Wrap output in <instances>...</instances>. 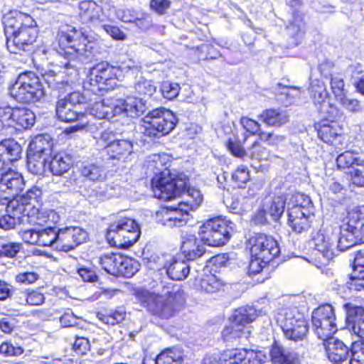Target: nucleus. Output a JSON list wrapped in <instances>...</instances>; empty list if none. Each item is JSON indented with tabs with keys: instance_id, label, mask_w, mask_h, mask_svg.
I'll return each mask as SVG.
<instances>
[{
	"instance_id": "f257e3e1",
	"label": "nucleus",
	"mask_w": 364,
	"mask_h": 364,
	"mask_svg": "<svg viewBox=\"0 0 364 364\" xmlns=\"http://www.w3.org/2000/svg\"><path fill=\"white\" fill-rule=\"evenodd\" d=\"M6 46L14 55H23L31 52L39 36L36 22L29 14L12 10L2 18Z\"/></svg>"
},
{
	"instance_id": "f03ea898",
	"label": "nucleus",
	"mask_w": 364,
	"mask_h": 364,
	"mask_svg": "<svg viewBox=\"0 0 364 364\" xmlns=\"http://www.w3.org/2000/svg\"><path fill=\"white\" fill-rule=\"evenodd\" d=\"M151 162L159 171L151 180L154 195L161 200L169 201L183 194L188 186L189 177L183 172L172 173L166 168L161 170L163 161L159 155H154Z\"/></svg>"
},
{
	"instance_id": "7ed1b4c3",
	"label": "nucleus",
	"mask_w": 364,
	"mask_h": 364,
	"mask_svg": "<svg viewBox=\"0 0 364 364\" xmlns=\"http://www.w3.org/2000/svg\"><path fill=\"white\" fill-rule=\"evenodd\" d=\"M123 77L122 69L107 62H100L89 70L83 83V95L91 102L92 95L102 96L105 92L114 90Z\"/></svg>"
},
{
	"instance_id": "20e7f679",
	"label": "nucleus",
	"mask_w": 364,
	"mask_h": 364,
	"mask_svg": "<svg viewBox=\"0 0 364 364\" xmlns=\"http://www.w3.org/2000/svg\"><path fill=\"white\" fill-rule=\"evenodd\" d=\"M88 36L80 29L70 24L60 26L55 38V49L58 53L68 60L80 55L91 53L87 48Z\"/></svg>"
},
{
	"instance_id": "39448f33",
	"label": "nucleus",
	"mask_w": 364,
	"mask_h": 364,
	"mask_svg": "<svg viewBox=\"0 0 364 364\" xmlns=\"http://www.w3.org/2000/svg\"><path fill=\"white\" fill-rule=\"evenodd\" d=\"M139 223L128 216H119L112 220L105 231V239L110 247L127 250L140 238Z\"/></svg>"
},
{
	"instance_id": "423d86ee",
	"label": "nucleus",
	"mask_w": 364,
	"mask_h": 364,
	"mask_svg": "<svg viewBox=\"0 0 364 364\" xmlns=\"http://www.w3.org/2000/svg\"><path fill=\"white\" fill-rule=\"evenodd\" d=\"M178 119L174 113L164 107L149 111L144 118L143 135L151 140L170 134L176 127Z\"/></svg>"
},
{
	"instance_id": "0eeeda50",
	"label": "nucleus",
	"mask_w": 364,
	"mask_h": 364,
	"mask_svg": "<svg viewBox=\"0 0 364 364\" xmlns=\"http://www.w3.org/2000/svg\"><path fill=\"white\" fill-rule=\"evenodd\" d=\"M9 93L16 101L23 104L38 102L46 95L41 79L31 71L21 73L10 88Z\"/></svg>"
},
{
	"instance_id": "6e6552de",
	"label": "nucleus",
	"mask_w": 364,
	"mask_h": 364,
	"mask_svg": "<svg viewBox=\"0 0 364 364\" xmlns=\"http://www.w3.org/2000/svg\"><path fill=\"white\" fill-rule=\"evenodd\" d=\"M257 318L254 309L246 306L236 309L229 317V323L221 331V339L224 342H232L237 339L250 337L249 325Z\"/></svg>"
},
{
	"instance_id": "1a4fd4ad",
	"label": "nucleus",
	"mask_w": 364,
	"mask_h": 364,
	"mask_svg": "<svg viewBox=\"0 0 364 364\" xmlns=\"http://www.w3.org/2000/svg\"><path fill=\"white\" fill-rule=\"evenodd\" d=\"M319 114L321 118L313 125L317 137L322 142L332 145L343 136V125L340 121L343 112L338 107H331L330 111Z\"/></svg>"
},
{
	"instance_id": "9d476101",
	"label": "nucleus",
	"mask_w": 364,
	"mask_h": 364,
	"mask_svg": "<svg viewBox=\"0 0 364 364\" xmlns=\"http://www.w3.org/2000/svg\"><path fill=\"white\" fill-rule=\"evenodd\" d=\"M98 144L102 147L100 153L107 161L124 162L134 151L133 142L126 139H117L112 131H103Z\"/></svg>"
},
{
	"instance_id": "9b49d317",
	"label": "nucleus",
	"mask_w": 364,
	"mask_h": 364,
	"mask_svg": "<svg viewBox=\"0 0 364 364\" xmlns=\"http://www.w3.org/2000/svg\"><path fill=\"white\" fill-rule=\"evenodd\" d=\"M36 121L33 112L24 107H0V123L2 129H11L15 134L31 129Z\"/></svg>"
},
{
	"instance_id": "f8f14e48",
	"label": "nucleus",
	"mask_w": 364,
	"mask_h": 364,
	"mask_svg": "<svg viewBox=\"0 0 364 364\" xmlns=\"http://www.w3.org/2000/svg\"><path fill=\"white\" fill-rule=\"evenodd\" d=\"M230 225V222L221 216L205 220L198 231L200 241L212 247L224 245L231 237Z\"/></svg>"
},
{
	"instance_id": "ddd939ff",
	"label": "nucleus",
	"mask_w": 364,
	"mask_h": 364,
	"mask_svg": "<svg viewBox=\"0 0 364 364\" xmlns=\"http://www.w3.org/2000/svg\"><path fill=\"white\" fill-rule=\"evenodd\" d=\"M282 316L279 322L287 339L297 342L306 338L309 333L308 321L296 307L285 309Z\"/></svg>"
},
{
	"instance_id": "4468645a",
	"label": "nucleus",
	"mask_w": 364,
	"mask_h": 364,
	"mask_svg": "<svg viewBox=\"0 0 364 364\" xmlns=\"http://www.w3.org/2000/svg\"><path fill=\"white\" fill-rule=\"evenodd\" d=\"M309 245L314 250L311 260L318 268L321 269L329 264L336 255L334 241L324 230L313 232Z\"/></svg>"
},
{
	"instance_id": "2eb2a0df",
	"label": "nucleus",
	"mask_w": 364,
	"mask_h": 364,
	"mask_svg": "<svg viewBox=\"0 0 364 364\" xmlns=\"http://www.w3.org/2000/svg\"><path fill=\"white\" fill-rule=\"evenodd\" d=\"M336 169L346 173L350 186L364 188V159L353 151H345L336 159Z\"/></svg>"
},
{
	"instance_id": "dca6fc26",
	"label": "nucleus",
	"mask_w": 364,
	"mask_h": 364,
	"mask_svg": "<svg viewBox=\"0 0 364 364\" xmlns=\"http://www.w3.org/2000/svg\"><path fill=\"white\" fill-rule=\"evenodd\" d=\"M311 323L315 333L323 341L332 338L338 331L335 310L330 304H323L314 310Z\"/></svg>"
},
{
	"instance_id": "f3484780",
	"label": "nucleus",
	"mask_w": 364,
	"mask_h": 364,
	"mask_svg": "<svg viewBox=\"0 0 364 364\" xmlns=\"http://www.w3.org/2000/svg\"><path fill=\"white\" fill-rule=\"evenodd\" d=\"M250 252L264 262H270L280 255V247L277 240L272 235L265 233H255L249 239Z\"/></svg>"
},
{
	"instance_id": "a211bd4d",
	"label": "nucleus",
	"mask_w": 364,
	"mask_h": 364,
	"mask_svg": "<svg viewBox=\"0 0 364 364\" xmlns=\"http://www.w3.org/2000/svg\"><path fill=\"white\" fill-rule=\"evenodd\" d=\"M266 359L262 350L239 348L223 350L219 358L221 364H264Z\"/></svg>"
},
{
	"instance_id": "6ab92c4d",
	"label": "nucleus",
	"mask_w": 364,
	"mask_h": 364,
	"mask_svg": "<svg viewBox=\"0 0 364 364\" xmlns=\"http://www.w3.org/2000/svg\"><path fill=\"white\" fill-rule=\"evenodd\" d=\"M85 97L79 92H73L68 94L63 98L58 99L55 104L56 118L65 123L74 122L77 119L85 118V112H77L75 110V104H80L82 99Z\"/></svg>"
},
{
	"instance_id": "aec40b11",
	"label": "nucleus",
	"mask_w": 364,
	"mask_h": 364,
	"mask_svg": "<svg viewBox=\"0 0 364 364\" xmlns=\"http://www.w3.org/2000/svg\"><path fill=\"white\" fill-rule=\"evenodd\" d=\"M23 149L12 139L0 141V179L16 171L13 168L14 163L21 158Z\"/></svg>"
},
{
	"instance_id": "412c9836",
	"label": "nucleus",
	"mask_w": 364,
	"mask_h": 364,
	"mask_svg": "<svg viewBox=\"0 0 364 364\" xmlns=\"http://www.w3.org/2000/svg\"><path fill=\"white\" fill-rule=\"evenodd\" d=\"M242 127L245 129L242 143H245L249 137L257 136L261 140L266 141L269 146H277L284 141V136L275 134L274 132H266L261 130V124L256 120L247 117H242L240 119Z\"/></svg>"
},
{
	"instance_id": "4be33fe9",
	"label": "nucleus",
	"mask_w": 364,
	"mask_h": 364,
	"mask_svg": "<svg viewBox=\"0 0 364 364\" xmlns=\"http://www.w3.org/2000/svg\"><path fill=\"white\" fill-rule=\"evenodd\" d=\"M26 182L17 171L0 179V206H4L12 198L18 196L24 190Z\"/></svg>"
},
{
	"instance_id": "5701e85b",
	"label": "nucleus",
	"mask_w": 364,
	"mask_h": 364,
	"mask_svg": "<svg viewBox=\"0 0 364 364\" xmlns=\"http://www.w3.org/2000/svg\"><path fill=\"white\" fill-rule=\"evenodd\" d=\"M88 237L87 232L78 226L60 228L58 251L68 252L73 250L80 245L86 242Z\"/></svg>"
},
{
	"instance_id": "b1692460",
	"label": "nucleus",
	"mask_w": 364,
	"mask_h": 364,
	"mask_svg": "<svg viewBox=\"0 0 364 364\" xmlns=\"http://www.w3.org/2000/svg\"><path fill=\"white\" fill-rule=\"evenodd\" d=\"M78 18L82 24L88 27L96 26L104 21V9L93 0L81 1L78 4Z\"/></svg>"
},
{
	"instance_id": "393cba45",
	"label": "nucleus",
	"mask_w": 364,
	"mask_h": 364,
	"mask_svg": "<svg viewBox=\"0 0 364 364\" xmlns=\"http://www.w3.org/2000/svg\"><path fill=\"white\" fill-rule=\"evenodd\" d=\"M310 98L318 114L326 113L330 111V107H336L335 105L327 102L330 95L328 92L326 83L319 79L312 80L308 89Z\"/></svg>"
},
{
	"instance_id": "a878e982",
	"label": "nucleus",
	"mask_w": 364,
	"mask_h": 364,
	"mask_svg": "<svg viewBox=\"0 0 364 364\" xmlns=\"http://www.w3.org/2000/svg\"><path fill=\"white\" fill-rule=\"evenodd\" d=\"M180 251L188 261H194L205 253V248L195 234L186 233L181 236Z\"/></svg>"
},
{
	"instance_id": "bb28decb",
	"label": "nucleus",
	"mask_w": 364,
	"mask_h": 364,
	"mask_svg": "<svg viewBox=\"0 0 364 364\" xmlns=\"http://www.w3.org/2000/svg\"><path fill=\"white\" fill-rule=\"evenodd\" d=\"M314 216V212L288 209L287 224L291 231L296 234L306 232L311 227Z\"/></svg>"
},
{
	"instance_id": "cd10ccee",
	"label": "nucleus",
	"mask_w": 364,
	"mask_h": 364,
	"mask_svg": "<svg viewBox=\"0 0 364 364\" xmlns=\"http://www.w3.org/2000/svg\"><path fill=\"white\" fill-rule=\"evenodd\" d=\"M346 230L352 235L355 242L364 243V205L348 213Z\"/></svg>"
},
{
	"instance_id": "c85d7f7f",
	"label": "nucleus",
	"mask_w": 364,
	"mask_h": 364,
	"mask_svg": "<svg viewBox=\"0 0 364 364\" xmlns=\"http://www.w3.org/2000/svg\"><path fill=\"white\" fill-rule=\"evenodd\" d=\"M195 285L208 294H214L223 290L225 283L210 271L204 272L201 277L195 279Z\"/></svg>"
},
{
	"instance_id": "c756f323",
	"label": "nucleus",
	"mask_w": 364,
	"mask_h": 364,
	"mask_svg": "<svg viewBox=\"0 0 364 364\" xmlns=\"http://www.w3.org/2000/svg\"><path fill=\"white\" fill-rule=\"evenodd\" d=\"M164 268L170 279L182 281L187 278L190 273L188 263L183 259L172 257L165 264Z\"/></svg>"
},
{
	"instance_id": "7c9ffc66",
	"label": "nucleus",
	"mask_w": 364,
	"mask_h": 364,
	"mask_svg": "<svg viewBox=\"0 0 364 364\" xmlns=\"http://www.w3.org/2000/svg\"><path fill=\"white\" fill-rule=\"evenodd\" d=\"M49 171L54 176H62L68 172L73 166L72 156L64 152L59 151L50 154V159L48 161Z\"/></svg>"
},
{
	"instance_id": "2f4dec72",
	"label": "nucleus",
	"mask_w": 364,
	"mask_h": 364,
	"mask_svg": "<svg viewBox=\"0 0 364 364\" xmlns=\"http://www.w3.org/2000/svg\"><path fill=\"white\" fill-rule=\"evenodd\" d=\"M260 119L267 126L278 128L289 122V116L286 110L268 108L262 111Z\"/></svg>"
},
{
	"instance_id": "473e14b6",
	"label": "nucleus",
	"mask_w": 364,
	"mask_h": 364,
	"mask_svg": "<svg viewBox=\"0 0 364 364\" xmlns=\"http://www.w3.org/2000/svg\"><path fill=\"white\" fill-rule=\"evenodd\" d=\"M353 268L355 271L358 270V276H350L349 283L350 288L355 291L364 290V248L356 252Z\"/></svg>"
},
{
	"instance_id": "72a5a7b5",
	"label": "nucleus",
	"mask_w": 364,
	"mask_h": 364,
	"mask_svg": "<svg viewBox=\"0 0 364 364\" xmlns=\"http://www.w3.org/2000/svg\"><path fill=\"white\" fill-rule=\"evenodd\" d=\"M269 263L264 262L262 259H259L253 254H250V259L247 267L248 275L253 277L260 274V277L257 279V281L259 282H264L271 277Z\"/></svg>"
},
{
	"instance_id": "f704fd0d",
	"label": "nucleus",
	"mask_w": 364,
	"mask_h": 364,
	"mask_svg": "<svg viewBox=\"0 0 364 364\" xmlns=\"http://www.w3.org/2000/svg\"><path fill=\"white\" fill-rule=\"evenodd\" d=\"M286 198L283 195H274L263 203L268 215L274 222H278L285 210Z\"/></svg>"
},
{
	"instance_id": "c9c22d12",
	"label": "nucleus",
	"mask_w": 364,
	"mask_h": 364,
	"mask_svg": "<svg viewBox=\"0 0 364 364\" xmlns=\"http://www.w3.org/2000/svg\"><path fill=\"white\" fill-rule=\"evenodd\" d=\"M349 348L342 341L335 339L331 346L326 349L327 356L333 364H341L349 357Z\"/></svg>"
},
{
	"instance_id": "e433bc0d",
	"label": "nucleus",
	"mask_w": 364,
	"mask_h": 364,
	"mask_svg": "<svg viewBox=\"0 0 364 364\" xmlns=\"http://www.w3.org/2000/svg\"><path fill=\"white\" fill-rule=\"evenodd\" d=\"M52 146L53 141L48 135L38 134L29 143L28 152L38 156L50 155Z\"/></svg>"
},
{
	"instance_id": "4c0bfd02",
	"label": "nucleus",
	"mask_w": 364,
	"mask_h": 364,
	"mask_svg": "<svg viewBox=\"0 0 364 364\" xmlns=\"http://www.w3.org/2000/svg\"><path fill=\"white\" fill-rule=\"evenodd\" d=\"M60 228L48 227L37 231V245L41 247H52L58 250L59 245Z\"/></svg>"
},
{
	"instance_id": "58836bf2",
	"label": "nucleus",
	"mask_w": 364,
	"mask_h": 364,
	"mask_svg": "<svg viewBox=\"0 0 364 364\" xmlns=\"http://www.w3.org/2000/svg\"><path fill=\"white\" fill-rule=\"evenodd\" d=\"M149 312L161 319H168L173 316L176 312V304L169 299L159 300L149 308Z\"/></svg>"
},
{
	"instance_id": "ea45409f",
	"label": "nucleus",
	"mask_w": 364,
	"mask_h": 364,
	"mask_svg": "<svg viewBox=\"0 0 364 364\" xmlns=\"http://www.w3.org/2000/svg\"><path fill=\"white\" fill-rule=\"evenodd\" d=\"M51 214L55 215L54 210L40 208H30L24 222L32 226H44L48 224Z\"/></svg>"
},
{
	"instance_id": "a19ab883",
	"label": "nucleus",
	"mask_w": 364,
	"mask_h": 364,
	"mask_svg": "<svg viewBox=\"0 0 364 364\" xmlns=\"http://www.w3.org/2000/svg\"><path fill=\"white\" fill-rule=\"evenodd\" d=\"M183 361V350L176 347H171L162 350L156 356L155 364H181Z\"/></svg>"
},
{
	"instance_id": "79ce46f5",
	"label": "nucleus",
	"mask_w": 364,
	"mask_h": 364,
	"mask_svg": "<svg viewBox=\"0 0 364 364\" xmlns=\"http://www.w3.org/2000/svg\"><path fill=\"white\" fill-rule=\"evenodd\" d=\"M6 212L18 220V223H24L26 218V213L29 210L26 203L19 197L15 196L9 200V203L5 205Z\"/></svg>"
},
{
	"instance_id": "37998d69",
	"label": "nucleus",
	"mask_w": 364,
	"mask_h": 364,
	"mask_svg": "<svg viewBox=\"0 0 364 364\" xmlns=\"http://www.w3.org/2000/svg\"><path fill=\"white\" fill-rule=\"evenodd\" d=\"M183 193H186V199L178 203L181 207L186 208L190 212L196 210L203 203V197L200 191L193 187L188 186Z\"/></svg>"
},
{
	"instance_id": "c03bdc74",
	"label": "nucleus",
	"mask_w": 364,
	"mask_h": 364,
	"mask_svg": "<svg viewBox=\"0 0 364 364\" xmlns=\"http://www.w3.org/2000/svg\"><path fill=\"white\" fill-rule=\"evenodd\" d=\"M97 318L104 323L114 326L123 321L126 316V311L122 306H118L109 311L104 310L97 313Z\"/></svg>"
},
{
	"instance_id": "a18cd8bd",
	"label": "nucleus",
	"mask_w": 364,
	"mask_h": 364,
	"mask_svg": "<svg viewBox=\"0 0 364 364\" xmlns=\"http://www.w3.org/2000/svg\"><path fill=\"white\" fill-rule=\"evenodd\" d=\"M291 206L289 210L298 209L306 212H314V203L311 198L303 193H295L291 196Z\"/></svg>"
},
{
	"instance_id": "49530a36",
	"label": "nucleus",
	"mask_w": 364,
	"mask_h": 364,
	"mask_svg": "<svg viewBox=\"0 0 364 364\" xmlns=\"http://www.w3.org/2000/svg\"><path fill=\"white\" fill-rule=\"evenodd\" d=\"M134 89L138 97L145 101L150 99L156 92V86L154 82L146 79L136 82Z\"/></svg>"
},
{
	"instance_id": "de8ad7c7",
	"label": "nucleus",
	"mask_w": 364,
	"mask_h": 364,
	"mask_svg": "<svg viewBox=\"0 0 364 364\" xmlns=\"http://www.w3.org/2000/svg\"><path fill=\"white\" fill-rule=\"evenodd\" d=\"M42 190L34 186L27 190L25 193L19 194V197L30 209L36 208V205H42Z\"/></svg>"
},
{
	"instance_id": "09e8293b",
	"label": "nucleus",
	"mask_w": 364,
	"mask_h": 364,
	"mask_svg": "<svg viewBox=\"0 0 364 364\" xmlns=\"http://www.w3.org/2000/svg\"><path fill=\"white\" fill-rule=\"evenodd\" d=\"M121 267L117 271L118 277H123L130 278L133 277L139 269L140 263L135 259L124 255Z\"/></svg>"
},
{
	"instance_id": "8fccbe9b",
	"label": "nucleus",
	"mask_w": 364,
	"mask_h": 364,
	"mask_svg": "<svg viewBox=\"0 0 364 364\" xmlns=\"http://www.w3.org/2000/svg\"><path fill=\"white\" fill-rule=\"evenodd\" d=\"M263 140L257 137L248 148L249 157L259 161L266 160L270 155V151L263 145Z\"/></svg>"
},
{
	"instance_id": "3c124183",
	"label": "nucleus",
	"mask_w": 364,
	"mask_h": 364,
	"mask_svg": "<svg viewBox=\"0 0 364 364\" xmlns=\"http://www.w3.org/2000/svg\"><path fill=\"white\" fill-rule=\"evenodd\" d=\"M82 176L93 181H100L105 178L102 168L94 164L83 166L80 170Z\"/></svg>"
},
{
	"instance_id": "603ef678",
	"label": "nucleus",
	"mask_w": 364,
	"mask_h": 364,
	"mask_svg": "<svg viewBox=\"0 0 364 364\" xmlns=\"http://www.w3.org/2000/svg\"><path fill=\"white\" fill-rule=\"evenodd\" d=\"M46 162L47 159L44 156L28 154L27 166L28 170L35 175L43 173Z\"/></svg>"
},
{
	"instance_id": "864d4df0",
	"label": "nucleus",
	"mask_w": 364,
	"mask_h": 364,
	"mask_svg": "<svg viewBox=\"0 0 364 364\" xmlns=\"http://www.w3.org/2000/svg\"><path fill=\"white\" fill-rule=\"evenodd\" d=\"M232 180L239 188H245L250 181L248 168L245 165L238 166L232 173Z\"/></svg>"
},
{
	"instance_id": "5fc2aeb1",
	"label": "nucleus",
	"mask_w": 364,
	"mask_h": 364,
	"mask_svg": "<svg viewBox=\"0 0 364 364\" xmlns=\"http://www.w3.org/2000/svg\"><path fill=\"white\" fill-rule=\"evenodd\" d=\"M24 349L21 346H15L11 341H5L0 344V355L4 358L18 357L21 355Z\"/></svg>"
},
{
	"instance_id": "6e6d98bb",
	"label": "nucleus",
	"mask_w": 364,
	"mask_h": 364,
	"mask_svg": "<svg viewBox=\"0 0 364 364\" xmlns=\"http://www.w3.org/2000/svg\"><path fill=\"white\" fill-rule=\"evenodd\" d=\"M94 103L89 107L90 113L98 119H105L109 114V107L104 100H97L100 96H95Z\"/></svg>"
},
{
	"instance_id": "4d7b16f0",
	"label": "nucleus",
	"mask_w": 364,
	"mask_h": 364,
	"mask_svg": "<svg viewBox=\"0 0 364 364\" xmlns=\"http://www.w3.org/2000/svg\"><path fill=\"white\" fill-rule=\"evenodd\" d=\"M172 210V218L178 220V222H172V228L186 225L191 218L190 211L186 208L181 207L179 203L176 206H173Z\"/></svg>"
},
{
	"instance_id": "13d9d810",
	"label": "nucleus",
	"mask_w": 364,
	"mask_h": 364,
	"mask_svg": "<svg viewBox=\"0 0 364 364\" xmlns=\"http://www.w3.org/2000/svg\"><path fill=\"white\" fill-rule=\"evenodd\" d=\"M21 245L14 242H0V258L13 259L20 252Z\"/></svg>"
},
{
	"instance_id": "bf43d9fd",
	"label": "nucleus",
	"mask_w": 364,
	"mask_h": 364,
	"mask_svg": "<svg viewBox=\"0 0 364 364\" xmlns=\"http://www.w3.org/2000/svg\"><path fill=\"white\" fill-rule=\"evenodd\" d=\"M225 146L228 151L235 157L244 159L247 155V151L243 147L242 142L237 139H228Z\"/></svg>"
},
{
	"instance_id": "052dcab7",
	"label": "nucleus",
	"mask_w": 364,
	"mask_h": 364,
	"mask_svg": "<svg viewBox=\"0 0 364 364\" xmlns=\"http://www.w3.org/2000/svg\"><path fill=\"white\" fill-rule=\"evenodd\" d=\"M21 293L25 298L26 304L29 306H39L45 301L44 294L38 289H28Z\"/></svg>"
},
{
	"instance_id": "680f3d73",
	"label": "nucleus",
	"mask_w": 364,
	"mask_h": 364,
	"mask_svg": "<svg viewBox=\"0 0 364 364\" xmlns=\"http://www.w3.org/2000/svg\"><path fill=\"white\" fill-rule=\"evenodd\" d=\"M119 252H111L109 254H104L99 258V263L102 268L108 274H111L112 272L117 271V267L114 263L117 261Z\"/></svg>"
},
{
	"instance_id": "e2e57ef3",
	"label": "nucleus",
	"mask_w": 364,
	"mask_h": 364,
	"mask_svg": "<svg viewBox=\"0 0 364 364\" xmlns=\"http://www.w3.org/2000/svg\"><path fill=\"white\" fill-rule=\"evenodd\" d=\"M173 205L162 206L159 210L156 212V218L158 223L164 226L172 228V222H178V219L172 218Z\"/></svg>"
},
{
	"instance_id": "0e129e2a",
	"label": "nucleus",
	"mask_w": 364,
	"mask_h": 364,
	"mask_svg": "<svg viewBox=\"0 0 364 364\" xmlns=\"http://www.w3.org/2000/svg\"><path fill=\"white\" fill-rule=\"evenodd\" d=\"M330 86L332 93L337 100L346 96L345 82L342 77L330 75Z\"/></svg>"
},
{
	"instance_id": "69168bd1",
	"label": "nucleus",
	"mask_w": 364,
	"mask_h": 364,
	"mask_svg": "<svg viewBox=\"0 0 364 364\" xmlns=\"http://www.w3.org/2000/svg\"><path fill=\"white\" fill-rule=\"evenodd\" d=\"M180 86L178 83L165 81L161 83V92L163 97L168 100H174L179 94Z\"/></svg>"
},
{
	"instance_id": "338daca9",
	"label": "nucleus",
	"mask_w": 364,
	"mask_h": 364,
	"mask_svg": "<svg viewBox=\"0 0 364 364\" xmlns=\"http://www.w3.org/2000/svg\"><path fill=\"white\" fill-rule=\"evenodd\" d=\"M287 351L283 346L274 341L269 349L271 361L274 364H282L285 358Z\"/></svg>"
},
{
	"instance_id": "774afa93",
	"label": "nucleus",
	"mask_w": 364,
	"mask_h": 364,
	"mask_svg": "<svg viewBox=\"0 0 364 364\" xmlns=\"http://www.w3.org/2000/svg\"><path fill=\"white\" fill-rule=\"evenodd\" d=\"M77 273L84 282L95 283L99 280V277L94 267L80 266L77 268Z\"/></svg>"
}]
</instances>
